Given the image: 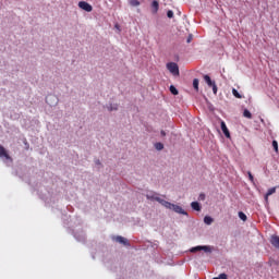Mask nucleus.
<instances>
[{
	"mask_svg": "<svg viewBox=\"0 0 279 279\" xmlns=\"http://www.w3.org/2000/svg\"><path fill=\"white\" fill-rule=\"evenodd\" d=\"M163 207L168 208V210H173L174 213H178V215H186V211L184 209H182V207H180V205L169 203L168 201H166L163 203Z\"/></svg>",
	"mask_w": 279,
	"mask_h": 279,
	"instance_id": "f257e3e1",
	"label": "nucleus"
},
{
	"mask_svg": "<svg viewBox=\"0 0 279 279\" xmlns=\"http://www.w3.org/2000/svg\"><path fill=\"white\" fill-rule=\"evenodd\" d=\"M146 198L150 202H158L159 204H161V206H165V203L167 202L160 198V196H158V193L156 192H149L148 194H146Z\"/></svg>",
	"mask_w": 279,
	"mask_h": 279,
	"instance_id": "f03ea898",
	"label": "nucleus"
},
{
	"mask_svg": "<svg viewBox=\"0 0 279 279\" xmlns=\"http://www.w3.org/2000/svg\"><path fill=\"white\" fill-rule=\"evenodd\" d=\"M167 69L172 75H180V68L178 66V63L169 62L167 63Z\"/></svg>",
	"mask_w": 279,
	"mask_h": 279,
	"instance_id": "7ed1b4c3",
	"label": "nucleus"
},
{
	"mask_svg": "<svg viewBox=\"0 0 279 279\" xmlns=\"http://www.w3.org/2000/svg\"><path fill=\"white\" fill-rule=\"evenodd\" d=\"M113 241H116V243H120V245H125L126 247L130 246V242H128V239L121 235L113 236Z\"/></svg>",
	"mask_w": 279,
	"mask_h": 279,
	"instance_id": "20e7f679",
	"label": "nucleus"
},
{
	"mask_svg": "<svg viewBox=\"0 0 279 279\" xmlns=\"http://www.w3.org/2000/svg\"><path fill=\"white\" fill-rule=\"evenodd\" d=\"M78 8H81V10H84L85 12H90L93 10V5H90L86 1L78 2Z\"/></svg>",
	"mask_w": 279,
	"mask_h": 279,
	"instance_id": "39448f33",
	"label": "nucleus"
},
{
	"mask_svg": "<svg viewBox=\"0 0 279 279\" xmlns=\"http://www.w3.org/2000/svg\"><path fill=\"white\" fill-rule=\"evenodd\" d=\"M46 102L49 105V106H56V104H58V98L53 95H48L46 97Z\"/></svg>",
	"mask_w": 279,
	"mask_h": 279,
	"instance_id": "423d86ee",
	"label": "nucleus"
},
{
	"mask_svg": "<svg viewBox=\"0 0 279 279\" xmlns=\"http://www.w3.org/2000/svg\"><path fill=\"white\" fill-rule=\"evenodd\" d=\"M220 128H221V131L223 132L225 136L227 138H230V131L228 130V126L226 125L225 121L220 122Z\"/></svg>",
	"mask_w": 279,
	"mask_h": 279,
	"instance_id": "0eeeda50",
	"label": "nucleus"
},
{
	"mask_svg": "<svg viewBox=\"0 0 279 279\" xmlns=\"http://www.w3.org/2000/svg\"><path fill=\"white\" fill-rule=\"evenodd\" d=\"M0 158H5L7 160H10L11 157L8 154V150H5V147L0 145Z\"/></svg>",
	"mask_w": 279,
	"mask_h": 279,
	"instance_id": "6e6552de",
	"label": "nucleus"
},
{
	"mask_svg": "<svg viewBox=\"0 0 279 279\" xmlns=\"http://www.w3.org/2000/svg\"><path fill=\"white\" fill-rule=\"evenodd\" d=\"M151 8H153V14H158V10L160 8V3L158 0H155L151 2Z\"/></svg>",
	"mask_w": 279,
	"mask_h": 279,
	"instance_id": "1a4fd4ad",
	"label": "nucleus"
},
{
	"mask_svg": "<svg viewBox=\"0 0 279 279\" xmlns=\"http://www.w3.org/2000/svg\"><path fill=\"white\" fill-rule=\"evenodd\" d=\"M270 243H271V245H274V247H277V250H279V236L278 235H272L270 239Z\"/></svg>",
	"mask_w": 279,
	"mask_h": 279,
	"instance_id": "9d476101",
	"label": "nucleus"
},
{
	"mask_svg": "<svg viewBox=\"0 0 279 279\" xmlns=\"http://www.w3.org/2000/svg\"><path fill=\"white\" fill-rule=\"evenodd\" d=\"M274 193H276V187L269 189L265 195V202H269V196L274 195Z\"/></svg>",
	"mask_w": 279,
	"mask_h": 279,
	"instance_id": "9b49d317",
	"label": "nucleus"
},
{
	"mask_svg": "<svg viewBox=\"0 0 279 279\" xmlns=\"http://www.w3.org/2000/svg\"><path fill=\"white\" fill-rule=\"evenodd\" d=\"M204 81L206 82L207 86H213L215 84V81H213L210 78V76H208V74L204 75Z\"/></svg>",
	"mask_w": 279,
	"mask_h": 279,
	"instance_id": "f8f14e48",
	"label": "nucleus"
},
{
	"mask_svg": "<svg viewBox=\"0 0 279 279\" xmlns=\"http://www.w3.org/2000/svg\"><path fill=\"white\" fill-rule=\"evenodd\" d=\"M191 206H192L193 210H196L197 213H199V210H202V206L197 202H192Z\"/></svg>",
	"mask_w": 279,
	"mask_h": 279,
	"instance_id": "ddd939ff",
	"label": "nucleus"
},
{
	"mask_svg": "<svg viewBox=\"0 0 279 279\" xmlns=\"http://www.w3.org/2000/svg\"><path fill=\"white\" fill-rule=\"evenodd\" d=\"M193 87L196 92L199 90V80L198 78L193 80Z\"/></svg>",
	"mask_w": 279,
	"mask_h": 279,
	"instance_id": "4468645a",
	"label": "nucleus"
},
{
	"mask_svg": "<svg viewBox=\"0 0 279 279\" xmlns=\"http://www.w3.org/2000/svg\"><path fill=\"white\" fill-rule=\"evenodd\" d=\"M232 95L236 99H243V96H241V94H239V90H236L235 88L232 89Z\"/></svg>",
	"mask_w": 279,
	"mask_h": 279,
	"instance_id": "2eb2a0df",
	"label": "nucleus"
},
{
	"mask_svg": "<svg viewBox=\"0 0 279 279\" xmlns=\"http://www.w3.org/2000/svg\"><path fill=\"white\" fill-rule=\"evenodd\" d=\"M130 5H132V8H138V5H141V1L130 0Z\"/></svg>",
	"mask_w": 279,
	"mask_h": 279,
	"instance_id": "dca6fc26",
	"label": "nucleus"
},
{
	"mask_svg": "<svg viewBox=\"0 0 279 279\" xmlns=\"http://www.w3.org/2000/svg\"><path fill=\"white\" fill-rule=\"evenodd\" d=\"M204 223H206V226H210L213 223V218L210 216H205Z\"/></svg>",
	"mask_w": 279,
	"mask_h": 279,
	"instance_id": "f3484780",
	"label": "nucleus"
},
{
	"mask_svg": "<svg viewBox=\"0 0 279 279\" xmlns=\"http://www.w3.org/2000/svg\"><path fill=\"white\" fill-rule=\"evenodd\" d=\"M243 117H245V119H252V112H250L247 109H244Z\"/></svg>",
	"mask_w": 279,
	"mask_h": 279,
	"instance_id": "a211bd4d",
	"label": "nucleus"
},
{
	"mask_svg": "<svg viewBox=\"0 0 279 279\" xmlns=\"http://www.w3.org/2000/svg\"><path fill=\"white\" fill-rule=\"evenodd\" d=\"M239 217H240V219L242 220V221H247V216L245 215V213H243V211H239Z\"/></svg>",
	"mask_w": 279,
	"mask_h": 279,
	"instance_id": "6ab92c4d",
	"label": "nucleus"
},
{
	"mask_svg": "<svg viewBox=\"0 0 279 279\" xmlns=\"http://www.w3.org/2000/svg\"><path fill=\"white\" fill-rule=\"evenodd\" d=\"M155 147H156V149H158V151L165 149V145L162 143H156Z\"/></svg>",
	"mask_w": 279,
	"mask_h": 279,
	"instance_id": "aec40b11",
	"label": "nucleus"
},
{
	"mask_svg": "<svg viewBox=\"0 0 279 279\" xmlns=\"http://www.w3.org/2000/svg\"><path fill=\"white\" fill-rule=\"evenodd\" d=\"M170 93L172 95H178L179 94L178 88H175V86H173V85L170 86Z\"/></svg>",
	"mask_w": 279,
	"mask_h": 279,
	"instance_id": "412c9836",
	"label": "nucleus"
},
{
	"mask_svg": "<svg viewBox=\"0 0 279 279\" xmlns=\"http://www.w3.org/2000/svg\"><path fill=\"white\" fill-rule=\"evenodd\" d=\"M213 279H228V275L226 272H222L218 277H214Z\"/></svg>",
	"mask_w": 279,
	"mask_h": 279,
	"instance_id": "4be33fe9",
	"label": "nucleus"
},
{
	"mask_svg": "<svg viewBox=\"0 0 279 279\" xmlns=\"http://www.w3.org/2000/svg\"><path fill=\"white\" fill-rule=\"evenodd\" d=\"M190 252H192L193 254H195V252H202V246L192 247Z\"/></svg>",
	"mask_w": 279,
	"mask_h": 279,
	"instance_id": "5701e85b",
	"label": "nucleus"
},
{
	"mask_svg": "<svg viewBox=\"0 0 279 279\" xmlns=\"http://www.w3.org/2000/svg\"><path fill=\"white\" fill-rule=\"evenodd\" d=\"M209 88H213L214 95H217L218 88H217V84L216 83H214L211 86H209Z\"/></svg>",
	"mask_w": 279,
	"mask_h": 279,
	"instance_id": "b1692460",
	"label": "nucleus"
},
{
	"mask_svg": "<svg viewBox=\"0 0 279 279\" xmlns=\"http://www.w3.org/2000/svg\"><path fill=\"white\" fill-rule=\"evenodd\" d=\"M272 147H274L275 151L278 154V142L277 141H272Z\"/></svg>",
	"mask_w": 279,
	"mask_h": 279,
	"instance_id": "393cba45",
	"label": "nucleus"
},
{
	"mask_svg": "<svg viewBox=\"0 0 279 279\" xmlns=\"http://www.w3.org/2000/svg\"><path fill=\"white\" fill-rule=\"evenodd\" d=\"M203 252H213V248L210 246H202Z\"/></svg>",
	"mask_w": 279,
	"mask_h": 279,
	"instance_id": "a878e982",
	"label": "nucleus"
},
{
	"mask_svg": "<svg viewBox=\"0 0 279 279\" xmlns=\"http://www.w3.org/2000/svg\"><path fill=\"white\" fill-rule=\"evenodd\" d=\"M167 16H168V19H173V11L169 10L167 12Z\"/></svg>",
	"mask_w": 279,
	"mask_h": 279,
	"instance_id": "bb28decb",
	"label": "nucleus"
},
{
	"mask_svg": "<svg viewBox=\"0 0 279 279\" xmlns=\"http://www.w3.org/2000/svg\"><path fill=\"white\" fill-rule=\"evenodd\" d=\"M247 173H248V179L251 180V182H254V175L252 174V172L248 171Z\"/></svg>",
	"mask_w": 279,
	"mask_h": 279,
	"instance_id": "cd10ccee",
	"label": "nucleus"
},
{
	"mask_svg": "<svg viewBox=\"0 0 279 279\" xmlns=\"http://www.w3.org/2000/svg\"><path fill=\"white\" fill-rule=\"evenodd\" d=\"M192 40H193V35H189L186 43H192Z\"/></svg>",
	"mask_w": 279,
	"mask_h": 279,
	"instance_id": "c85d7f7f",
	"label": "nucleus"
},
{
	"mask_svg": "<svg viewBox=\"0 0 279 279\" xmlns=\"http://www.w3.org/2000/svg\"><path fill=\"white\" fill-rule=\"evenodd\" d=\"M199 198H201V199H206V195L201 194V195H199Z\"/></svg>",
	"mask_w": 279,
	"mask_h": 279,
	"instance_id": "c756f323",
	"label": "nucleus"
},
{
	"mask_svg": "<svg viewBox=\"0 0 279 279\" xmlns=\"http://www.w3.org/2000/svg\"><path fill=\"white\" fill-rule=\"evenodd\" d=\"M161 136H167V133H165V131H161Z\"/></svg>",
	"mask_w": 279,
	"mask_h": 279,
	"instance_id": "7c9ffc66",
	"label": "nucleus"
},
{
	"mask_svg": "<svg viewBox=\"0 0 279 279\" xmlns=\"http://www.w3.org/2000/svg\"><path fill=\"white\" fill-rule=\"evenodd\" d=\"M109 110H117V107H114V108H113V107H110V109H109Z\"/></svg>",
	"mask_w": 279,
	"mask_h": 279,
	"instance_id": "2f4dec72",
	"label": "nucleus"
},
{
	"mask_svg": "<svg viewBox=\"0 0 279 279\" xmlns=\"http://www.w3.org/2000/svg\"><path fill=\"white\" fill-rule=\"evenodd\" d=\"M25 145L27 146V148H29V144L27 142H25Z\"/></svg>",
	"mask_w": 279,
	"mask_h": 279,
	"instance_id": "473e14b6",
	"label": "nucleus"
}]
</instances>
